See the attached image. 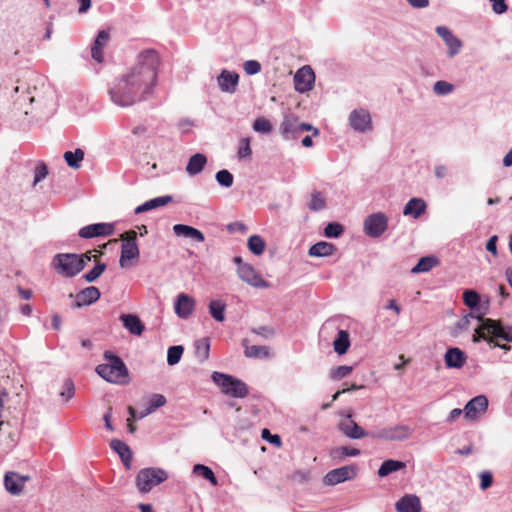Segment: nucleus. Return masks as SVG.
Returning <instances> with one entry per match:
<instances>
[{
  "label": "nucleus",
  "instance_id": "20",
  "mask_svg": "<svg viewBox=\"0 0 512 512\" xmlns=\"http://www.w3.org/2000/svg\"><path fill=\"white\" fill-rule=\"evenodd\" d=\"M174 308H175V313L180 317V318H188L194 311V308H195V300L193 297L185 294V293H180L178 296H177V299H176V302H175V305H174Z\"/></svg>",
  "mask_w": 512,
  "mask_h": 512
},
{
  "label": "nucleus",
  "instance_id": "40",
  "mask_svg": "<svg viewBox=\"0 0 512 512\" xmlns=\"http://www.w3.org/2000/svg\"><path fill=\"white\" fill-rule=\"evenodd\" d=\"M226 304L221 300H212L209 303V313L218 322L225 320Z\"/></svg>",
  "mask_w": 512,
  "mask_h": 512
},
{
  "label": "nucleus",
  "instance_id": "46",
  "mask_svg": "<svg viewBox=\"0 0 512 512\" xmlns=\"http://www.w3.org/2000/svg\"><path fill=\"white\" fill-rule=\"evenodd\" d=\"M183 347L182 346H172L168 349V353H167V362L169 365H175L177 364L180 359H181V356L183 354Z\"/></svg>",
  "mask_w": 512,
  "mask_h": 512
},
{
  "label": "nucleus",
  "instance_id": "59",
  "mask_svg": "<svg viewBox=\"0 0 512 512\" xmlns=\"http://www.w3.org/2000/svg\"><path fill=\"white\" fill-rule=\"evenodd\" d=\"M262 438H264L265 440L269 441L270 443H272L278 447L281 446L280 436L277 434L272 435L267 428H264L262 430Z\"/></svg>",
  "mask_w": 512,
  "mask_h": 512
},
{
  "label": "nucleus",
  "instance_id": "33",
  "mask_svg": "<svg viewBox=\"0 0 512 512\" xmlns=\"http://www.w3.org/2000/svg\"><path fill=\"white\" fill-rule=\"evenodd\" d=\"M335 245L329 242L321 241L309 248L308 254L312 257H327L331 256L336 251Z\"/></svg>",
  "mask_w": 512,
  "mask_h": 512
},
{
  "label": "nucleus",
  "instance_id": "13",
  "mask_svg": "<svg viewBox=\"0 0 512 512\" xmlns=\"http://www.w3.org/2000/svg\"><path fill=\"white\" fill-rule=\"evenodd\" d=\"M315 74L313 69L306 65L300 68L294 75V86L300 93L308 92L313 88Z\"/></svg>",
  "mask_w": 512,
  "mask_h": 512
},
{
  "label": "nucleus",
  "instance_id": "5",
  "mask_svg": "<svg viewBox=\"0 0 512 512\" xmlns=\"http://www.w3.org/2000/svg\"><path fill=\"white\" fill-rule=\"evenodd\" d=\"M212 379L221 387L222 392L227 395L243 398L248 394L246 384L231 375L214 372L212 374Z\"/></svg>",
  "mask_w": 512,
  "mask_h": 512
},
{
  "label": "nucleus",
  "instance_id": "32",
  "mask_svg": "<svg viewBox=\"0 0 512 512\" xmlns=\"http://www.w3.org/2000/svg\"><path fill=\"white\" fill-rule=\"evenodd\" d=\"M426 210V203L423 199L412 198L405 205L403 214L405 216H412L413 218L420 217Z\"/></svg>",
  "mask_w": 512,
  "mask_h": 512
},
{
  "label": "nucleus",
  "instance_id": "24",
  "mask_svg": "<svg viewBox=\"0 0 512 512\" xmlns=\"http://www.w3.org/2000/svg\"><path fill=\"white\" fill-rule=\"evenodd\" d=\"M465 353L459 348H449L445 353V364L448 368L460 369L466 362Z\"/></svg>",
  "mask_w": 512,
  "mask_h": 512
},
{
  "label": "nucleus",
  "instance_id": "47",
  "mask_svg": "<svg viewBox=\"0 0 512 512\" xmlns=\"http://www.w3.org/2000/svg\"><path fill=\"white\" fill-rule=\"evenodd\" d=\"M217 182L226 188H229L233 185V175L228 170H220L216 173Z\"/></svg>",
  "mask_w": 512,
  "mask_h": 512
},
{
  "label": "nucleus",
  "instance_id": "36",
  "mask_svg": "<svg viewBox=\"0 0 512 512\" xmlns=\"http://www.w3.org/2000/svg\"><path fill=\"white\" fill-rule=\"evenodd\" d=\"M405 468H406L405 462L389 459V460L384 461L382 463V465L380 466V468L378 470V476L386 477L393 472H396V471H399V470H402Z\"/></svg>",
  "mask_w": 512,
  "mask_h": 512
},
{
  "label": "nucleus",
  "instance_id": "51",
  "mask_svg": "<svg viewBox=\"0 0 512 512\" xmlns=\"http://www.w3.org/2000/svg\"><path fill=\"white\" fill-rule=\"evenodd\" d=\"M353 368L347 365H341L331 370L330 377L335 380L342 379L352 372Z\"/></svg>",
  "mask_w": 512,
  "mask_h": 512
},
{
  "label": "nucleus",
  "instance_id": "58",
  "mask_svg": "<svg viewBox=\"0 0 512 512\" xmlns=\"http://www.w3.org/2000/svg\"><path fill=\"white\" fill-rule=\"evenodd\" d=\"M252 332L266 339H270L275 335L274 329L267 326L252 329Z\"/></svg>",
  "mask_w": 512,
  "mask_h": 512
},
{
  "label": "nucleus",
  "instance_id": "15",
  "mask_svg": "<svg viewBox=\"0 0 512 512\" xmlns=\"http://www.w3.org/2000/svg\"><path fill=\"white\" fill-rule=\"evenodd\" d=\"M488 408V400L484 395H478L468 401L464 407L465 417L467 419H476L479 415L484 414Z\"/></svg>",
  "mask_w": 512,
  "mask_h": 512
},
{
  "label": "nucleus",
  "instance_id": "9",
  "mask_svg": "<svg viewBox=\"0 0 512 512\" xmlns=\"http://www.w3.org/2000/svg\"><path fill=\"white\" fill-rule=\"evenodd\" d=\"M413 430L408 425H395L378 429L370 434V437L385 441H402L408 439Z\"/></svg>",
  "mask_w": 512,
  "mask_h": 512
},
{
  "label": "nucleus",
  "instance_id": "31",
  "mask_svg": "<svg viewBox=\"0 0 512 512\" xmlns=\"http://www.w3.org/2000/svg\"><path fill=\"white\" fill-rule=\"evenodd\" d=\"M173 231L177 236L192 238L197 242H203L205 240L204 234L192 226L176 224L173 226Z\"/></svg>",
  "mask_w": 512,
  "mask_h": 512
},
{
  "label": "nucleus",
  "instance_id": "38",
  "mask_svg": "<svg viewBox=\"0 0 512 512\" xmlns=\"http://www.w3.org/2000/svg\"><path fill=\"white\" fill-rule=\"evenodd\" d=\"M63 157L69 167L78 169L81 166V161L84 159V151L80 148H77L73 152L66 151Z\"/></svg>",
  "mask_w": 512,
  "mask_h": 512
},
{
  "label": "nucleus",
  "instance_id": "44",
  "mask_svg": "<svg viewBox=\"0 0 512 512\" xmlns=\"http://www.w3.org/2000/svg\"><path fill=\"white\" fill-rule=\"evenodd\" d=\"M106 264L105 263H97L93 269L88 271L83 275V278L87 282H94L97 278L101 276V274L105 271Z\"/></svg>",
  "mask_w": 512,
  "mask_h": 512
},
{
  "label": "nucleus",
  "instance_id": "26",
  "mask_svg": "<svg viewBox=\"0 0 512 512\" xmlns=\"http://www.w3.org/2000/svg\"><path fill=\"white\" fill-rule=\"evenodd\" d=\"M120 320L123 326L133 335L140 336L145 329L144 324L136 315L123 314L120 316Z\"/></svg>",
  "mask_w": 512,
  "mask_h": 512
},
{
  "label": "nucleus",
  "instance_id": "25",
  "mask_svg": "<svg viewBox=\"0 0 512 512\" xmlns=\"http://www.w3.org/2000/svg\"><path fill=\"white\" fill-rule=\"evenodd\" d=\"M239 81V76L235 72L223 70L218 77V84L222 91L233 93Z\"/></svg>",
  "mask_w": 512,
  "mask_h": 512
},
{
  "label": "nucleus",
  "instance_id": "19",
  "mask_svg": "<svg viewBox=\"0 0 512 512\" xmlns=\"http://www.w3.org/2000/svg\"><path fill=\"white\" fill-rule=\"evenodd\" d=\"M349 121L351 126L360 132L371 129V116L365 109H358L351 112Z\"/></svg>",
  "mask_w": 512,
  "mask_h": 512
},
{
  "label": "nucleus",
  "instance_id": "10",
  "mask_svg": "<svg viewBox=\"0 0 512 512\" xmlns=\"http://www.w3.org/2000/svg\"><path fill=\"white\" fill-rule=\"evenodd\" d=\"M388 227V218L382 213H373L369 215L364 221V232L369 237H380Z\"/></svg>",
  "mask_w": 512,
  "mask_h": 512
},
{
  "label": "nucleus",
  "instance_id": "56",
  "mask_svg": "<svg viewBox=\"0 0 512 512\" xmlns=\"http://www.w3.org/2000/svg\"><path fill=\"white\" fill-rule=\"evenodd\" d=\"M48 174V168L44 163H39L35 168L33 185H37Z\"/></svg>",
  "mask_w": 512,
  "mask_h": 512
},
{
  "label": "nucleus",
  "instance_id": "34",
  "mask_svg": "<svg viewBox=\"0 0 512 512\" xmlns=\"http://www.w3.org/2000/svg\"><path fill=\"white\" fill-rule=\"evenodd\" d=\"M360 454H361V451L357 448L340 446V447L331 449L329 456L333 461L340 462L346 457H355Z\"/></svg>",
  "mask_w": 512,
  "mask_h": 512
},
{
  "label": "nucleus",
  "instance_id": "52",
  "mask_svg": "<svg viewBox=\"0 0 512 512\" xmlns=\"http://www.w3.org/2000/svg\"><path fill=\"white\" fill-rule=\"evenodd\" d=\"M253 129L260 133H269L272 130V125L267 119L261 117L254 121Z\"/></svg>",
  "mask_w": 512,
  "mask_h": 512
},
{
  "label": "nucleus",
  "instance_id": "54",
  "mask_svg": "<svg viewBox=\"0 0 512 512\" xmlns=\"http://www.w3.org/2000/svg\"><path fill=\"white\" fill-rule=\"evenodd\" d=\"M74 383L72 380L67 379L64 382L63 390L60 392L61 397H63L64 401L70 400L74 396Z\"/></svg>",
  "mask_w": 512,
  "mask_h": 512
},
{
  "label": "nucleus",
  "instance_id": "35",
  "mask_svg": "<svg viewBox=\"0 0 512 512\" xmlns=\"http://www.w3.org/2000/svg\"><path fill=\"white\" fill-rule=\"evenodd\" d=\"M439 259L435 256L429 255L420 258L418 263L411 269L414 274L429 272L432 268L439 265Z\"/></svg>",
  "mask_w": 512,
  "mask_h": 512
},
{
  "label": "nucleus",
  "instance_id": "37",
  "mask_svg": "<svg viewBox=\"0 0 512 512\" xmlns=\"http://www.w3.org/2000/svg\"><path fill=\"white\" fill-rule=\"evenodd\" d=\"M350 346L349 334L345 330H340L336 339L333 342L334 350L337 354L343 355L347 352Z\"/></svg>",
  "mask_w": 512,
  "mask_h": 512
},
{
  "label": "nucleus",
  "instance_id": "30",
  "mask_svg": "<svg viewBox=\"0 0 512 512\" xmlns=\"http://www.w3.org/2000/svg\"><path fill=\"white\" fill-rule=\"evenodd\" d=\"M244 347V355L247 358H269L271 356L270 349L267 346L248 345V340L242 341Z\"/></svg>",
  "mask_w": 512,
  "mask_h": 512
},
{
  "label": "nucleus",
  "instance_id": "21",
  "mask_svg": "<svg viewBox=\"0 0 512 512\" xmlns=\"http://www.w3.org/2000/svg\"><path fill=\"white\" fill-rule=\"evenodd\" d=\"M437 34L444 40L446 45L448 46V53L450 57L455 56L462 47V42L456 36L452 34V32L444 26H438L436 28Z\"/></svg>",
  "mask_w": 512,
  "mask_h": 512
},
{
  "label": "nucleus",
  "instance_id": "8",
  "mask_svg": "<svg viewBox=\"0 0 512 512\" xmlns=\"http://www.w3.org/2000/svg\"><path fill=\"white\" fill-rule=\"evenodd\" d=\"M280 131L286 139H295L304 131H313L314 136L319 134V130L317 128H314L307 123H300L299 119L292 114L284 116L280 125Z\"/></svg>",
  "mask_w": 512,
  "mask_h": 512
},
{
  "label": "nucleus",
  "instance_id": "6",
  "mask_svg": "<svg viewBox=\"0 0 512 512\" xmlns=\"http://www.w3.org/2000/svg\"><path fill=\"white\" fill-rule=\"evenodd\" d=\"M481 324L475 329L472 336L473 342H479L480 340L488 341L490 345L499 338L503 332V326L500 321L492 320L490 318L478 317Z\"/></svg>",
  "mask_w": 512,
  "mask_h": 512
},
{
  "label": "nucleus",
  "instance_id": "2",
  "mask_svg": "<svg viewBox=\"0 0 512 512\" xmlns=\"http://www.w3.org/2000/svg\"><path fill=\"white\" fill-rule=\"evenodd\" d=\"M104 356L107 363L96 367L98 375L113 384H127L129 382V373L122 359L109 352H105Z\"/></svg>",
  "mask_w": 512,
  "mask_h": 512
},
{
  "label": "nucleus",
  "instance_id": "49",
  "mask_svg": "<svg viewBox=\"0 0 512 512\" xmlns=\"http://www.w3.org/2000/svg\"><path fill=\"white\" fill-rule=\"evenodd\" d=\"M480 300L479 294L474 290H465L463 292V301L469 308H474L478 305Z\"/></svg>",
  "mask_w": 512,
  "mask_h": 512
},
{
  "label": "nucleus",
  "instance_id": "60",
  "mask_svg": "<svg viewBox=\"0 0 512 512\" xmlns=\"http://www.w3.org/2000/svg\"><path fill=\"white\" fill-rule=\"evenodd\" d=\"M227 230L230 233L239 232L241 234H245L247 232V226L242 222L236 221V222H232V223L228 224Z\"/></svg>",
  "mask_w": 512,
  "mask_h": 512
},
{
  "label": "nucleus",
  "instance_id": "45",
  "mask_svg": "<svg viewBox=\"0 0 512 512\" xmlns=\"http://www.w3.org/2000/svg\"><path fill=\"white\" fill-rule=\"evenodd\" d=\"M326 205L325 198L320 192H313L311 195V201L309 203V208L313 211L322 210Z\"/></svg>",
  "mask_w": 512,
  "mask_h": 512
},
{
  "label": "nucleus",
  "instance_id": "53",
  "mask_svg": "<svg viewBox=\"0 0 512 512\" xmlns=\"http://www.w3.org/2000/svg\"><path fill=\"white\" fill-rule=\"evenodd\" d=\"M18 91H19V86L18 85L12 86L10 80H4L0 86V92L5 97L13 98V94L18 93Z\"/></svg>",
  "mask_w": 512,
  "mask_h": 512
},
{
  "label": "nucleus",
  "instance_id": "7",
  "mask_svg": "<svg viewBox=\"0 0 512 512\" xmlns=\"http://www.w3.org/2000/svg\"><path fill=\"white\" fill-rule=\"evenodd\" d=\"M123 241L121 246V255L119 264L122 268L128 267V261L138 259L140 252L136 242L137 233L134 230H129L121 234Z\"/></svg>",
  "mask_w": 512,
  "mask_h": 512
},
{
  "label": "nucleus",
  "instance_id": "27",
  "mask_svg": "<svg viewBox=\"0 0 512 512\" xmlns=\"http://www.w3.org/2000/svg\"><path fill=\"white\" fill-rule=\"evenodd\" d=\"M207 164V157L202 153H196L192 155L186 166V173L189 176H195L199 174Z\"/></svg>",
  "mask_w": 512,
  "mask_h": 512
},
{
  "label": "nucleus",
  "instance_id": "1",
  "mask_svg": "<svg viewBox=\"0 0 512 512\" xmlns=\"http://www.w3.org/2000/svg\"><path fill=\"white\" fill-rule=\"evenodd\" d=\"M159 64L160 59L155 50L142 51L136 62L109 90L111 100L121 107L145 100L156 85Z\"/></svg>",
  "mask_w": 512,
  "mask_h": 512
},
{
  "label": "nucleus",
  "instance_id": "48",
  "mask_svg": "<svg viewBox=\"0 0 512 512\" xmlns=\"http://www.w3.org/2000/svg\"><path fill=\"white\" fill-rule=\"evenodd\" d=\"M344 232V228L341 224L339 223H336V222H332V223H329L325 229H324V235L328 238H337L339 236H341Z\"/></svg>",
  "mask_w": 512,
  "mask_h": 512
},
{
  "label": "nucleus",
  "instance_id": "63",
  "mask_svg": "<svg viewBox=\"0 0 512 512\" xmlns=\"http://www.w3.org/2000/svg\"><path fill=\"white\" fill-rule=\"evenodd\" d=\"M497 236H492L489 238V240L486 243V249L487 251L493 253L494 256H497Z\"/></svg>",
  "mask_w": 512,
  "mask_h": 512
},
{
  "label": "nucleus",
  "instance_id": "64",
  "mask_svg": "<svg viewBox=\"0 0 512 512\" xmlns=\"http://www.w3.org/2000/svg\"><path fill=\"white\" fill-rule=\"evenodd\" d=\"M407 2L417 9L425 8L429 5V0H407Z\"/></svg>",
  "mask_w": 512,
  "mask_h": 512
},
{
  "label": "nucleus",
  "instance_id": "55",
  "mask_svg": "<svg viewBox=\"0 0 512 512\" xmlns=\"http://www.w3.org/2000/svg\"><path fill=\"white\" fill-rule=\"evenodd\" d=\"M251 154H252V150L250 147L249 138L241 139L239 149H238L239 158H247V157H250Z\"/></svg>",
  "mask_w": 512,
  "mask_h": 512
},
{
  "label": "nucleus",
  "instance_id": "62",
  "mask_svg": "<svg viewBox=\"0 0 512 512\" xmlns=\"http://www.w3.org/2000/svg\"><path fill=\"white\" fill-rule=\"evenodd\" d=\"M490 1L492 3L493 11L496 14H502V13L506 12L507 5H506L505 0H490Z\"/></svg>",
  "mask_w": 512,
  "mask_h": 512
},
{
  "label": "nucleus",
  "instance_id": "11",
  "mask_svg": "<svg viewBox=\"0 0 512 512\" xmlns=\"http://www.w3.org/2000/svg\"><path fill=\"white\" fill-rule=\"evenodd\" d=\"M357 467L355 465L343 466L329 471L324 476V483L327 485H336L347 480H351L357 475Z\"/></svg>",
  "mask_w": 512,
  "mask_h": 512
},
{
  "label": "nucleus",
  "instance_id": "23",
  "mask_svg": "<svg viewBox=\"0 0 512 512\" xmlns=\"http://www.w3.org/2000/svg\"><path fill=\"white\" fill-rule=\"evenodd\" d=\"M110 40V34L106 30L100 31L95 40L94 44L91 48V56L92 58L101 63L103 61V49L107 45Z\"/></svg>",
  "mask_w": 512,
  "mask_h": 512
},
{
  "label": "nucleus",
  "instance_id": "41",
  "mask_svg": "<svg viewBox=\"0 0 512 512\" xmlns=\"http://www.w3.org/2000/svg\"><path fill=\"white\" fill-rule=\"evenodd\" d=\"M247 245L249 250L255 255L263 254L266 247L264 239L259 235L250 236Z\"/></svg>",
  "mask_w": 512,
  "mask_h": 512
},
{
  "label": "nucleus",
  "instance_id": "4",
  "mask_svg": "<svg viewBox=\"0 0 512 512\" xmlns=\"http://www.w3.org/2000/svg\"><path fill=\"white\" fill-rule=\"evenodd\" d=\"M168 474L161 468H144L136 476V486L142 493L149 492L154 486L164 482Z\"/></svg>",
  "mask_w": 512,
  "mask_h": 512
},
{
  "label": "nucleus",
  "instance_id": "16",
  "mask_svg": "<svg viewBox=\"0 0 512 512\" xmlns=\"http://www.w3.org/2000/svg\"><path fill=\"white\" fill-rule=\"evenodd\" d=\"M351 417L352 415L348 414L346 419L339 423V430L346 437L351 439H361L368 436V433L362 427H360L354 420H352Z\"/></svg>",
  "mask_w": 512,
  "mask_h": 512
},
{
  "label": "nucleus",
  "instance_id": "12",
  "mask_svg": "<svg viewBox=\"0 0 512 512\" xmlns=\"http://www.w3.org/2000/svg\"><path fill=\"white\" fill-rule=\"evenodd\" d=\"M237 274L239 278L250 286L256 288H268L269 283L264 280L260 273L251 265H242L237 267Z\"/></svg>",
  "mask_w": 512,
  "mask_h": 512
},
{
  "label": "nucleus",
  "instance_id": "61",
  "mask_svg": "<svg viewBox=\"0 0 512 512\" xmlns=\"http://www.w3.org/2000/svg\"><path fill=\"white\" fill-rule=\"evenodd\" d=\"M480 479H481L480 487L482 490L488 489L493 483L492 474L488 471L482 472L480 474Z\"/></svg>",
  "mask_w": 512,
  "mask_h": 512
},
{
  "label": "nucleus",
  "instance_id": "29",
  "mask_svg": "<svg viewBox=\"0 0 512 512\" xmlns=\"http://www.w3.org/2000/svg\"><path fill=\"white\" fill-rule=\"evenodd\" d=\"M110 447L118 453L122 462L126 466V468H130V462L132 460V452L129 446L119 439H112L110 442Z\"/></svg>",
  "mask_w": 512,
  "mask_h": 512
},
{
  "label": "nucleus",
  "instance_id": "17",
  "mask_svg": "<svg viewBox=\"0 0 512 512\" xmlns=\"http://www.w3.org/2000/svg\"><path fill=\"white\" fill-rule=\"evenodd\" d=\"M100 296L101 293L97 287H86L75 295L74 307L80 308L82 306L91 305L96 302ZM70 297H74V295L70 294Z\"/></svg>",
  "mask_w": 512,
  "mask_h": 512
},
{
  "label": "nucleus",
  "instance_id": "42",
  "mask_svg": "<svg viewBox=\"0 0 512 512\" xmlns=\"http://www.w3.org/2000/svg\"><path fill=\"white\" fill-rule=\"evenodd\" d=\"M193 473L208 480L214 486H216L218 483L217 479L214 475V472L208 466H205L202 464H196L193 467Z\"/></svg>",
  "mask_w": 512,
  "mask_h": 512
},
{
  "label": "nucleus",
  "instance_id": "18",
  "mask_svg": "<svg viewBox=\"0 0 512 512\" xmlns=\"http://www.w3.org/2000/svg\"><path fill=\"white\" fill-rule=\"evenodd\" d=\"M29 479V476H22L15 472H7L4 477V485L9 493L19 495L23 491L25 482Z\"/></svg>",
  "mask_w": 512,
  "mask_h": 512
},
{
  "label": "nucleus",
  "instance_id": "43",
  "mask_svg": "<svg viewBox=\"0 0 512 512\" xmlns=\"http://www.w3.org/2000/svg\"><path fill=\"white\" fill-rule=\"evenodd\" d=\"M210 351V343L208 338H203L195 343V353L198 359L204 361L208 359Z\"/></svg>",
  "mask_w": 512,
  "mask_h": 512
},
{
  "label": "nucleus",
  "instance_id": "3",
  "mask_svg": "<svg viewBox=\"0 0 512 512\" xmlns=\"http://www.w3.org/2000/svg\"><path fill=\"white\" fill-rule=\"evenodd\" d=\"M52 266L58 274L70 278L83 270L85 260L78 254L59 253L53 257Z\"/></svg>",
  "mask_w": 512,
  "mask_h": 512
},
{
  "label": "nucleus",
  "instance_id": "28",
  "mask_svg": "<svg viewBox=\"0 0 512 512\" xmlns=\"http://www.w3.org/2000/svg\"><path fill=\"white\" fill-rule=\"evenodd\" d=\"M173 201L172 196H160L151 200L146 201L142 205L135 208V214H141L162 206H165Z\"/></svg>",
  "mask_w": 512,
  "mask_h": 512
},
{
  "label": "nucleus",
  "instance_id": "57",
  "mask_svg": "<svg viewBox=\"0 0 512 512\" xmlns=\"http://www.w3.org/2000/svg\"><path fill=\"white\" fill-rule=\"evenodd\" d=\"M261 70V64L256 60H248L244 63V71L248 75H254Z\"/></svg>",
  "mask_w": 512,
  "mask_h": 512
},
{
  "label": "nucleus",
  "instance_id": "39",
  "mask_svg": "<svg viewBox=\"0 0 512 512\" xmlns=\"http://www.w3.org/2000/svg\"><path fill=\"white\" fill-rule=\"evenodd\" d=\"M166 404V398L162 394H153L149 399L148 407L142 411L139 415V418H143L150 413L154 412L156 409L164 406Z\"/></svg>",
  "mask_w": 512,
  "mask_h": 512
},
{
  "label": "nucleus",
  "instance_id": "50",
  "mask_svg": "<svg viewBox=\"0 0 512 512\" xmlns=\"http://www.w3.org/2000/svg\"><path fill=\"white\" fill-rule=\"evenodd\" d=\"M454 90V86L444 80L437 81L433 86V91L437 95H447Z\"/></svg>",
  "mask_w": 512,
  "mask_h": 512
},
{
  "label": "nucleus",
  "instance_id": "14",
  "mask_svg": "<svg viewBox=\"0 0 512 512\" xmlns=\"http://www.w3.org/2000/svg\"><path fill=\"white\" fill-rule=\"evenodd\" d=\"M114 233V226L109 223H96L87 225L79 230L81 238L89 239L98 236H110Z\"/></svg>",
  "mask_w": 512,
  "mask_h": 512
},
{
  "label": "nucleus",
  "instance_id": "22",
  "mask_svg": "<svg viewBox=\"0 0 512 512\" xmlns=\"http://www.w3.org/2000/svg\"><path fill=\"white\" fill-rule=\"evenodd\" d=\"M395 507L398 512H420L421 502L418 496L407 494L397 501Z\"/></svg>",
  "mask_w": 512,
  "mask_h": 512
}]
</instances>
